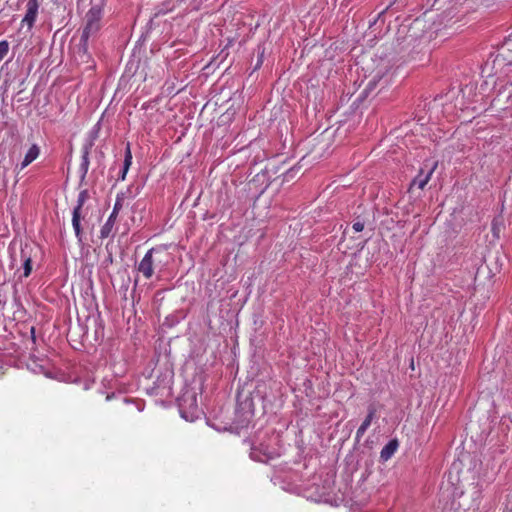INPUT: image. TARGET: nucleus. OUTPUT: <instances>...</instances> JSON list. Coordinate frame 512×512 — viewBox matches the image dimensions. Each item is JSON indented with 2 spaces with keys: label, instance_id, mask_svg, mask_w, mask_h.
Listing matches in <instances>:
<instances>
[{
  "label": "nucleus",
  "instance_id": "f257e3e1",
  "mask_svg": "<svg viewBox=\"0 0 512 512\" xmlns=\"http://www.w3.org/2000/svg\"><path fill=\"white\" fill-rule=\"evenodd\" d=\"M102 10L98 6L91 7L85 15V25L81 37L85 39L95 38L101 28Z\"/></svg>",
  "mask_w": 512,
  "mask_h": 512
},
{
  "label": "nucleus",
  "instance_id": "f03ea898",
  "mask_svg": "<svg viewBox=\"0 0 512 512\" xmlns=\"http://www.w3.org/2000/svg\"><path fill=\"white\" fill-rule=\"evenodd\" d=\"M262 387L265 388V386H263V385H258L255 388V390L253 392L249 393L248 395H246L244 399H242V394H238V396H237L238 407L244 414H248L250 416L254 415L255 399H259L260 401H262L263 407L265 408L264 403L266 401V396H265V392L262 389Z\"/></svg>",
  "mask_w": 512,
  "mask_h": 512
},
{
  "label": "nucleus",
  "instance_id": "7ed1b4c3",
  "mask_svg": "<svg viewBox=\"0 0 512 512\" xmlns=\"http://www.w3.org/2000/svg\"><path fill=\"white\" fill-rule=\"evenodd\" d=\"M88 198H89L88 190H82L78 195L77 205L73 209V213H72V226L74 228L75 235L79 242H82V235H83L81 223H80L81 209Z\"/></svg>",
  "mask_w": 512,
  "mask_h": 512
},
{
  "label": "nucleus",
  "instance_id": "20e7f679",
  "mask_svg": "<svg viewBox=\"0 0 512 512\" xmlns=\"http://www.w3.org/2000/svg\"><path fill=\"white\" fill-rule=\"evenodd\" d=\"M437 167V162L434 163H424V167H422L419 173L412 180L409 190H412L414 186H418L419 189H424L425 186L431 179L432 174L434 173Z\"/></svg>",
  "mask_w": 512,
  "mask_h": 512
},
{
  "label": "nucleus",
  "instance_id": "39448f33",
  "mask_svg": "<svg viewBox=\"0 0 512 512\" xmlns=\"http://www.w3.org/2000/svg\"><path fill=\"white\" fill-rule=\"evenodd\" d=\"M156 251L155 248H151L147 251L143 259L138 265V271L143 274L146 279H150L154 273V260L153 253Z\"/></svg>",
  "mask_w": 512,
  "mask_h": 512
},
{
  "label": "nucleus",
  "instance_id": "423d86ee",
  "mask_svg": "<svg viewBox=\"0 0 512 512\" xmlns=\"http://www.w3.org/2000/svg\"><path fill=\"white\" fill-rule=\"evenodd\" d=\"M94 143H95L94 141H92L90 139H87L86 142L83 145V148H82V161H81V164H80V167H79V171L81 173V176H80L81 182L84 181V179L86 178V175L88 173L89 164H90L89 154H90V150L94 146Z\"/></svg>",
  "mask_w": 512,
  "mask_h": 512
},
{
  "label": "nucleus",
  "instance_id": "0eeeda50",
  "mask_svg": "<svg viewBox=\"0 0 512 512\" xmlns=\"http://www.w3.org/2000/svg\"><path fill=\"white\" fill-rule=\"evenodd\" d=\"M250 457L259 462H267L272 459L273 453L268 451L267 447H252L250 452Z\"/></svg>",
  "mask_w": 512,
  "mask_h": 512
},
{
  "label": "nucleus",
  "instance_id": "6e6552de",
  "mask_svg": "<svg viewBox=\"0 0 512 512\" xmlns=\"http://www.w3.org/2000/svg\"><path fill=\"white\" fill-rule=\"evenodd\" d=\"M376 414V409L373 406H370L368 408V414L360 427L357 429L356 432V441L359 442L361 437L365 434L369 426L371 425L372 420L374 419Z\"/></svg>",
  "mask_w": 512,
  "mask_h": 512
},
{
  "label": "nucleus",
  "instance_id": "1a4fd4ad",
  "mask_svg": "<svg viewBox=\"0 0 512 512\" xmlns=\"http://www.w3.org/2000/svg\"><path fill=\"white\" fill-rule=\"evenodd\" d=\"M399 447V441L394 438L391 439L381 450L380 460L383 462L388 461L397 451Z\"/></svg>",
  "mask_w": 512,
  "mask_h": 512
},
{
  "label": "nucleus",
  "instance_id": "9d476101",
  "mask_svg": "<svg viewBox=\"0 0 512 512\" xmlns=\"http://www.w3.org/2000/svg\"><path fill=\"white\" fill-rule=\"evenodd\" d=\"M88 39L80 38V42L77 48V57L82 62H88L90 59V54L88 52Z\"/></svg>",
  "mask_w": 512,
  "mask_h": 512
},
{
  "label": "nucleus",
  "instance_id": "9b49d317",
  "mask_svg": "<svg viewBox=\"0 0 512 512\" xmlns=\"http://www.w3.org/2000/svg\"><path fill=\"white\" fill-rule=\"evenodd\" d=\"M40 154V148L38 145L33 144L29 150L27 151L24 160L21 163V169L27 167L30 163H32Z\"/></svg>",
  "mask_w": 512,
  "mask_h": 512
},
{
  "label": "nucleus",
  "instance_id": "f8f14e48",
  "mask_svg": "<svg viewBox=\"0 0 512 512\" xmlns=\"http://www.w3.org/2000/svg\"><path fill=\"white\" fill-rule=\"evenodd\" d=\"M116 218L117 217L115 215L110 214L106 223L102 226L100 230V237L102 239L107 238L111 234Z\"/></svg>",
  "mask_w": 512,
  "mask_h": 512
},
{
  "label": "nucleus",
  "instance_id": "ddd939ff",
  "mask_svg": "<svg viewBox=\"0 0 512 512\" xmlns=\"http://www.w3.org/2000/svg\"><path fill=\"white\" fill-rule=\"evenodd\" d=\"M132 163V154L130 150V144L127 143L126 150H125V158H124V164L121 171L120 179L124 180L125 176L127 174V171Z\"/></svg>",
  "mask_w": 512,
  "mask_h": 512
},
{
  "label": "nucleus",
  "instance_id": "4468645a",
  "mask_svg": "<svg viewBox=\"0 0 512 512\" xmlns=\"http://www.w3.org/2000/svg\"><path fill=\"white\" fill-rule=\"evenodd\" d=\"M37 14L38 11L27 9L24 18L22 19V24H27L28 28L31 29L34 26Z\"/></svg>",
  "mask_w": 512,
  "mask_h": 512
},
{
  "label": "nucleus",
  "instance_id": "2eb2a0df",
  "mask_svg": "<svg viewBox=\"0 0 512 512\" xmlns=\"http://www.w3.org/2000/svg\"><path fill=\"white\" fill-rule=\"evenodd\" d=\"M365 224L366 221L362 219L360 216H357L353 221L352 228L354 229L355 232H361L363 231Z\"/></svg>",
  "mask_w": 512,
  "mask_h": 512
},
{
  "label": "nucleus",
  "instance_id": "dca6fc26",
  "mask_svg": "<svg viewBox=\"0 0 512 512\" xmlns=\"http://www.w3.org/2000/svg\"><path fill=\"white\" fill-rule=\"evenodd\" d=\"M9 51V43L6 40L0 41V62L7 55Z\"/></svg>",
  "mask_w": 512,
  "mask_h": 512
},
{
  "label": "nucleus",
  "instance_id": "f3484780",
  "mask_svg": "<svg viewBox=\"0 0 512 512\" xmlns=\"http://www.w3.org/2000/svg\"><path fill=\"white\" fill-rule=\"evenodd\" d=\"M122 206H123V198L118 195L111 214L115 215L117 217L119 211L122 209Z\"/></svg>",
  "mask_w": 512,
  "mask_h": 512
},
{
  "label": "nucleus",
  "instance_id": "a211bd4d",
  "mask_svg": "<svg viewBox=\"0 0 512 512\" xmlns=\"http://www.w3.org/2000/svg\"><path fill=\"white\" fill-rule=\"evenodd\" d=\"M24 277H28L32 271V261L30 258L25 259L23 263Z\"/></svg>",
  "mask_w": 512,
  "mask_h": 512
},
{
  "label": "nucleus",
  "instance_id": "6ab92c4d",
  "mask_svg": "<svg viewBox=\"0 0 512 512\" xmlns=\"http://www.w3.org/2000/svg\"><path fill=\"white\" fill-rule=\"evenodd\" d=\"M99 130H100V123L98 122L94 128L90 131L89 133V136H88V139L92 140L95 142V140L97 139L98 137V134H99Z\"/></svg>",
  "mask_w": 512,
  "mask_h": 512
},
{
  "label": "nucleus",
  "instance_id": "aec40b11",
  "mask_svg": "<svg viewBox=\"0 0 512 512\" xmlns=\"http://www.w3.org/2000/svg\"><path fill=\"white\" fill-rule=\"evenodd\" d=\"M501 227H502L501 223H498V221L496 219H494L492 222V232H493V235L497 238L499 237Z\"/></svg>",
  "mask_w": 512,
  "mask_h": 512
},
{
  "label": "nucleus",
  "instance_id": "412c9836",
  "mask_svg": "<svg viewBox=\"0 0 512 512\" xmlns=\"http://www.w3.org/2000/svg\"><path fill=\"white\" fill-rule=\"evenodd\" d=\"M39 3L38 0H29L27 3V9L38 11Z\"/></svg>",
  "mask_w": 512,
  "mask_h": 512
},
{
  "label": "nucleus",
  "instance_id": "4be33fe9",
  "mask_svg": "<svg viewBox=\"0 0 512 512\" xmlns=\"http://www.w3.org/2000/svg\"><path fill=\"white\" fill-rule=\"evenodd\" d=\"M510 44H511V41H510V40H507V41H505V42L503 43V45H502V47H501V49H500V53L498 54V57H499V56H502V57H503V59H505V56H504V50H505V48H506V47L508 48V50H510V48H509Z\"/></svg>",
  "mask_w": 512,
  "mask_h": 512
},
{
  "label": "nucleus",
  "instance_id": "5701e85b",
  "mask_svg": "<svg viewBox=\"0 0 512 512\" xmlns=\"http://www.w3.org/2000/svg\"><path fill=\"white\" fill-rule=\"evenodd\" d=\"M376 86V82L374 80L370 81L367 85V87L364 90V93L367 94L368 92L372 91Z\"/></svg>",
  "mask_w": 512,
  "mask_h": 512
},
{
  "label": "nucleus",
  "instance_id": "b1692460",
  "mask_svg": "<svg viewBox=\"0 0 512 512\" xmlns=\"http://www.w3.org/2000/svg\"><path fill=\"white\" fill-rule=\"evenodd\" d=\"M263 63V52L259 55L257 64L255 65V70L258 69Z\"/></svg>",
  "mask_w": 512,
  "mask_h": 512
},
{
  "label": "nucleus",
  "instance_id": "393cba45",
  "mask_svg": "<svg viewBox=\"0 0 512 512\" xmlns=\"http://www.w3.org/2000/svg\"><path fill=\"white\" fill-rule=\"evenodd\" d=\"M180 412H181V415L183 418H185L186 420H188V415L186 414V412L184 411V408H183V405L180 404Z\"/></svg>",
  "mask_w": 512,
  "mask_h": 512
},
{
  "label": "nucleus",
  "instance_id": "a878e982",
  "mask_svg": "<svg viewBox=\"0 0 512 512\" xmlns=\"http://www.w3.org/2000/svg\"><path fill=\"white\" fill-rule=\"evenodd\" d=\"M30 332H31V338H32L33 342H35V339H36V337H35V327H31Z\"/></svg>",
  "mask_w": 512,
  "mask_h": 512
}]
</instances>
